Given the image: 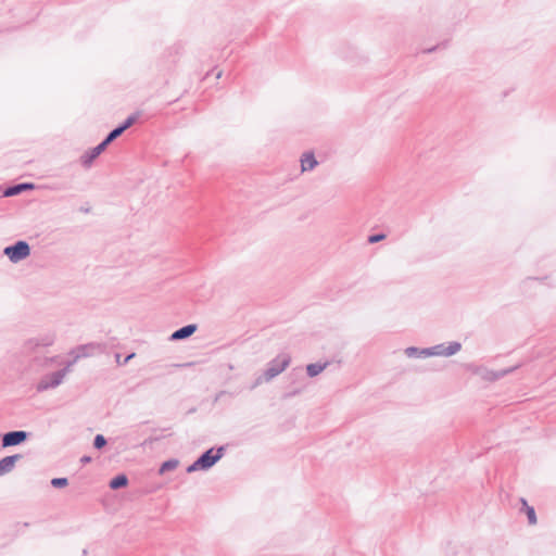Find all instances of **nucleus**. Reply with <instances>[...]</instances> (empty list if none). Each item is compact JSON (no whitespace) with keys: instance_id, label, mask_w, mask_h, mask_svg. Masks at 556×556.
<instances>
[{"instance_id":"nucleus-6","label":"nucleus","mask_w":556,"mask_h":556,"mask_svg":"<svg viewBox=\"0 0 556 556\" xmlns=\"http://www.w3.org/2000/svg\"><path fill=\"white\" fill-rule=\"evenodd\" d=\"M104 150V144L100 143L99 146L83 152L79 155L77 163L84 168H88Z\"/></svg>"},{"instance_id":"nucleus-8","label":"nucleus","mask_w":556,"mask_h":556,"mask_svg":"<svg viewBox=\"0 0 556 556\" xmlns=\"http://www.w3.org/2000/svg\"><path fill=\"white\" fill-rule=\"evenodd\" d=\"M195 330H197V326L195 325L185 326V327L180 328L179 330L175 331L172 334V339L173 340H180V339L188 338L191 334H193L195 332Z\"/></svg>"},{"instance_id":"nucleus-7","label":"nucleus","mask_w":556,"mask_h":556,"mask_svg":"<svg viewBox=\"0 0 556 556\" xmlns=\"http://www.w3.org/2000/svg\"><path fill=\"white\" fill-rule=\"evenodd\" d=\"M22 458L20 454L5 456L0 459V477L10 473L14 468L16 463Z\"/></svg>"},{"instance_id":"nucleus-19","label":"nucleus","mask_w":556,"mask_h":556,"mask_svg":"<svg viewBox=\"0 0 556 556\" xmlns=\"http://www.w3.org/2000/svg\"><path fill=\"white\" fill-rule=\"evenodd\" d=\"M384 238H386L384 235H374V236L369 237L368 241L370 243H376V242H379V241L383 240Z\"/></svg>"},{"instance_id":"nucleus-5","label":"nucleus","mask_w":556,"mask_h":556,"mask_svg":"<svg viewBox=\"0 0 556 556\" xmlns=\"http://www.w3.org/2000/svg\"><path fill=\"white\" fill-rule=\"evenodd\" d=\"M53 340L50 337L45 338H33L27 340L22 349V352L26 356H30L36 353L37 349L40 346H49L51 345Z\"/></svg>"},{"instance_id":"nucleus-16","label":"nucleus","mask_w":556,"mask_h":556,"mask_svg":"<svg viewBox=\"0 0 556 556\" xmlns=\"http://www.w3.org/2000/svg\"><path fill=\"white\" fill-rule=\"evenodd\" d=\"M51 484L54 488H63L68 484V480H67V478H53L51 480Z\"/></svg>"},{"instance_id":"nucleus-14","label":"nucleus","mask_w":556,"mask_h":556,"mask_svg":"<svg viewBox=\"0 0 556 556\" xmlns=\"http://www.w3.org/2000/svg\"><path fill=\"white\" fill-rule=\"evenodd\" d=\"M178 466V460L170 459L162 464L160 473L163 475L166 471L174 470Z\"/></svg>"},{"instance_id":"nucleus-4","label":"nucleus","mask_w":556,"mask_h":556,"mask_svg":"<svg viewBox=\"0 0 556 556\" xmlns=\"http://www.w3.org/2000/svg\"><path fill=\"white\" fill-rule=\"evenodd\" d=\"M29 437V433L23 430L10 431L1 437V446L11 447L16 446L25 442Z\"/></svg>"},{"instance_id":"nucleus-17","label":"nucleus","mask_w":556,"mask_h":556,"mask_svg":"<svg viewBox=\"0 0 556 556\" xmlns=\"http://www.w3.org/2000/svg\"><path fill=\"white\" fill-rule=\"evenodd\" d=\"M105 443H106V441H105V439H104V437H103V435L98 434V435L96 437V439H94V446H96L97 448H101V447H103V446L105 445Z\"/></svg>"},{"instance_id":"nucleus-13","label":"nucleus","mask_w":556,"mask_h":556,"mask_svg":"<svg viewBox=\"0 0 556 556\" xmlns=\"http://www.w3.org/2000/svg\"><path fill=\"white\" fill-rule=\"evenodd\" d=\"M326 367V364L321 365V364H311L307 366V374L311 376V377H315L317 376L319 372H321Z\"/></svg>"},{"instance_id":"nucleus-20","label":"nucleus","mask_w":556,"mask_h":556,"mask_svg":"<svg viewBox=\"0 0 556 556\" xmlns=\"http://www.w3.org/2000/svg\"><path fill=\"white\" fill-rule=\"evenodd\" d=\"M135 356V354H130L128 355L125 361H124V364L127 363L130 358H132Z\"/></svg>"},{"instance_id":"nucleus-15","label":"nucleus","mask_w":556,"mask_h":556,"mask_svg":"<svg viewBox=\"0 0 556 556\" xmlns=\"http://www.w3.org/2000/svg\"><path fill=\"white\" fill-rule=\"evenodd\" d=\"M127 484V478L125 476H117L111 482L110 486L112 489H118L125 486Z\"/></svg>"},{"instance_id":"nucleus-11","label":"nucleus","mask_w":556,"mask_h":556,"mask_svg":"<svg viewBox=\"0 0 556 556\" xmlns=\"http://www.w3.org/2000/svg\"><path fill=\"white\" fill-rule=\"evenodd\" d=\"M523 511L526 513L529 523L535 525L536 523V515L534 511V508L530 506L526 500H521Z\"/></svg>"},{"instance_id":"nucleus-1","label":"nucleus","mask_w":556,"mask_h":556,"mask_svg":"<svg viewBox=\"0 0 556 556\" xmlns=\"http://www.w3.org/2000/svg\"><path fill=\"white\" fill-rule=\"evenodd\" d=\"M33 366L41 371L35 386L37 392L54 390L61 386L70 374V354L61 353L45 357H35Z\"/></svg>"},{"instance_id":"nucleus-10","label":"nucleus","mask_w":556,"mask_h":556,"mask_svg":"<svg viewBox=\"0 0 556 556\" xmlns=\"http://www.w3.org/2000/svg\"><path fill=\"white\" fill-rule=\"evenodd\" d=\"M317 165V161L313 153H304L301 159L302 172L313 169Z\"/></svg>"},{"instance_id":"nucleus-21","label":"nucleus","mask_w":556,"mask_h":556,"mask_svg":"<svg viewBox=\"0 0 556 556\" xmlns=\"http://www.w3.org/2000/svg\"><path fill=\"white\" fill-rule=\"evenodd\" d=\"M278 372H279V370H278V371H276V372H273L270 376H271V377H273V376H276Z\"/></svg>"},{"instance_id":"nucleus-12","label":"nucleus","mask_w":556,"mask_h":556,"mask_svg":"<svg viewBox=\"0 0 556 556\" xmlns=\"http://www.w3.org/2000/svg\"><path fill=\"white\" fill-rule=\"evenodd\" d=\"M124 131L125 127H117L116 129L110 132V135L106 137L104 141L101 142V144H104V148H106L109 143H111L114 139L119 137Z\"/></svg>"},{"instance_id":"nucleus-3","label":"nucleus","mask_w":556,"mask_h":556,"mask_svg":"<svg viewBox=\"0 0 556 556\" xmlns=\"http://www.w3.org/2000/svg\"><path fill=\"white\" fill-rule=\"evenodd\" d=\"M222 448L217 451L208 450L195 463L188 467V472H192L198 469H207L212 467L222 457Z\"/></svg>"},{"instance_id":"nucleus-18","label":"nucleus","mask_w":556,"mask_h":556,"mask_svg":"<svg viewBox=\"0 0 556 556\" xmlns=\"http://www.w3.org/2000/svg\"><path fill=\"white\" fill-rule=\"evenodd\" d=\"M137 121V115L129 116L125 123L122 125V127H125V130L128 129L130 126H132Z\"/></svg>"},{"instance_id":"nucleus-2","label":"nucleus","mask_w":556,"mask_h":556,"mask_svg":"<svg viewBox=\"0 0 556 556\" xmlns=\"http://www.w3.org/2000/svg\"><path fill=\"white\" fill-rule=\"evenodd\" d=\"M3 253L12 263H18L29 256L30 248L26 241H17L15 244L4 248Z\"/></svg>"},{"instance_id":"nucleus-9","label":"nucleus","mask_w":556,"mask_h":556,"mask_svg":"<svg viewBox=\"0 0 556 556\" xmlns=\"http://www.w3.org/2000/svg\"><path fill=\"white\" fill-rule=\"evenodd\" d=\"M31 188H33V185H31V184H18V185H15V186H12V187L7 188V189L3 191V197H13V195H17V194H20L22 191L27 190V189H31Z\"/></svg>"}]
</instances>
